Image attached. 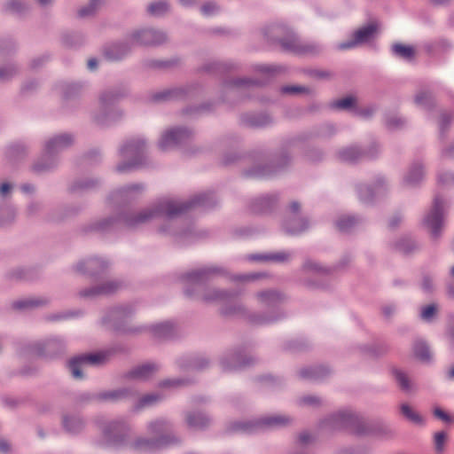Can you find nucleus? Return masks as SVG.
<instances>
[{
    "label": "nucleus",
    "instance_id": "obj_31",
    "mask_svg": "<svg viewBox=\"0 0 454 454\" xmlns=\"http://www.w3.org/2000/svg\"><path fill=\"white\" fill-rule=\"evenodd\" d=\"M145 190L142 184H132L125 185L114 192L110 199L114 201L129 202L136 200Z\"/></svg>",
    "mask_w": 454,
    "mask_h": 454
},
{
    "label": "nucleus",
    "instance_id": "obj_61",
    "mask_svg": "<svg viewBox=\"0 0 454 454\" xmlns=\"http://www.w3.org/2000/svg\"><path fill=\"white\" fill-rule=\"evenodd\" d=\"M62 42L67 47H76L83 43V36L79 33L66 34L62 37Z\"/></svg>",
    "mask_w": 454,
    "mask_h": 454
},
{
    "label": "nucleus",
    "instance_id": "obj_55",
    "mask_svg": "<svg viewBox=\"0 0 454 454\" xmlns=\"http://www.w3.org/2000/svg\"><path fill=\"white\" fill-rule=\"evenodd\" d=\"M254 69L255 72L264 75L268 79L273 77L276 74H278L283 70L280 66L269 64L255 65Z\"/></svg>",
    "mask_w": 454,
    "mask_h": 454
},
{
    "label": "nucleus",
    "instance_id": "obj_16",
    "mask_svg": "<svg viewBox=\"0 0 454 454\" xmlns=\"http://www.w3.org/2000/svg\"><path fill=\"white\" fill-rule=\"evenodd\" d=\"M108 353L101 352L96 354L81 355L74 356L68 362V368L71 375L75 380H82L84 378L82 368L84 365H100L105 364L108 359Z\"/></svg>",
    "mask_w": 454,
    "mask_h": 454
},
{
    "label": "nucleus",
    "instance_id": "obj_10",
    "mask_svg": "<svg viewBox=\"0 0 454 454\" xmlns=\"http://www.w3.org/2000/svg\"><path fill=\"white\" fill-rule=\"evenodd\" d=\"M292 422L293 419L288 415L273 414L251 420L234 421L230 425L229 430L241 434H255L264 430L283 428Z\"/></svg>",
    "mask_w": 454,
    "mask_h": 454
},
{
    "label": "nucleus",
    "instance_id": "obj_12",
    "mask_svg": "<svg viewBox=\"0 0 454 454\" xmlns=\"http://www.w3.org/2000/svg\"><path fill=\"white\" fill-rule=\"evenodd\" d=\"M450 207L449 200L439 194L434 197L432 207L425 215L422 222L432 239L436 240L441 237L444 226V217Z\"/></svg>",
    "mask_w": 454,
    "mask_h": 454
},
{
    "label": "nucleus",
    "instance_id": "obj_37",
    "mask_svg": "<svg viewBox=\"0 0 454 454\" xmlns=\"http://www.w3.org/2000/svg\"><path fill=\"white\" fill-rule=\"evenodd\" d=\"M184 419L187 427L196 430L205 429L211 423V419L201 411H186Z\"/></svg>",
    "mask_w": 454,
    "mask_h": 454
},
{
    "label": "nucleus",
    "instance_id": "obj_4",
    "mask_svg": "<svg viewBox=\"0 0 454 454\" xmlns=\"http://www.w3.org/2000/svg\"><path fill=\"white\" fill-rule=\"evenodd\" d=\"M263 38L270 43L278 44L285 51L298 55H316L323 46L313 41L301 39L292 28L283 23H272L261 30Z\"/></svg>",
    "mask_w": 454,
    "mask_h": 454
},
{
    "label": "nucleus",
    "instance_id": "obj_52",
    "mask_svg": "<svg viewBox=\"0 0 454 454\" xmlns=\"http://www.w3.org/2000/svg\"><path fill=\"white\" fill-rule=\"evenodd\" d=\"M302 270L308 273H315L318 275L328 274L331 270L325 266H323L318 262L313 260H306L302 264Z\"/></svg>",
    "mask_w": 454,
    "mask_h": 454
},
{
    "label": "nucleus",
    "instance_id": "obj_56",
    "mask_svg": "<svg viewBox=\"0 0 454 454\" xmlns=\"http://www.w3.org/2000/svg\"><path fill=\"white\" fill-rule=\"evenodd\" d=\"M393 375L397 385L403 391L409 392L411 389V383L404 372L399 369H394Z\"/></svg>",
    "mask_w": 454,
    "mask_h": 454
},
{
    "label": "nucleus",
    "instance_id": "obj_62",
    "mask_svg": "<svg viewBox=\"0 0 454 454\" xmlns=\"http://www.w3.org/2000/svg\"><path fill=\"white\" fill-rule=\"evenodd\" d=\"M323 403L322 398L312 395L301 396L298 401L299 405L308 407H319Z\"/></svg>",
    "mask_w": 454,
    "mask_h": 454
},
{
    "label": "nucleus",
    "instance_id": "obj_28",
    "mask_svg": "<svg viewBox=\"0 0 454 454\" xmlns=\"http://www.w3.org/2000/svg\"><path fill=\"white\" fill-rule=\"evenodd\" d=\"M243 126L252 129H262L274 123L273 118L266 113H245L240 115Z\"/></svg>",
    "mask_w": 454,
    "mask_h": 454
},
{
    "label": "nucleus",
    "instance_id": "obj_24",
    "mask_svg": "<svg viewBox=\"0 0 454 454\" xmlns=\"http://www.w3.org/2000/svg\"><path fill=\"white\" fill-rule=\"evenodd\" d=\"M121 287V282L110 279L82 289L79 292V296L85 299H95L99 296L113 294Z\"/></svg>",
    "mask_w": 454,
    "mask_h": 454
},
{
    "label": "nucleus",
    "instance_id": "obj_27",
    "mask_svg": "<svg viewBox=\"0 0 454 454\" xmlns=\"http://www.w3.org/2000/svg\"><path fill=\"white\" fill-rule=\"evenodd\" d=\"M426 175L425 165L421 160H414L403 174L402 184L407 188L419 186Z\"/></svg>",
    "mask_w": 454,
    "mask_h": 454
},
{
    "label": "nucleus",
    "instance_id": "obj_40",
    "mask_svg": "<svg viewBox=\"0 0 454 454\" xmlns=\"http://www.w3.org/2000/svg\"><path fill=\"white\" fill-rule=\"evenodd\" d=\"M180 368L200 371L207 368L209 364L208 359L204 356H198L194 357H181L176 361Z\"/></svg>",
    "mask_w": 454,
    "mask_h": 454
},
{
    "label": "nucleus",
    "instance_id": "obj_13",
    "mask_svg": "<svg viewBox=\"0 0 454 454\" xmlns=\"http://www.w3.org/2000/svg\"><path fill=\"white\" fill-rule=\"evenodd\" d=\"M301 204L292 201L286 212L282 228L291 235H298L309 227V222L306 217L300 215Z\"/></svg>",
    "mask_w": 454,
    "mask_h": 454
},
{
    "label": "nucleus",
    "instance_id": "obj_48",
    "mask_svg": "<svg viewBox=\"0 0 454 454\" xmlns=\"http://www.w3.org/2000/svg\"><path fill=\"white\" fill-rule=\"evenodd\" d=\"M82 90L83 84L81 82H65L60 86L62 97L67 100L77 98Z\"/></svg>",
    "mask_w": 454,
    "mask_h": 454
},
{
    "label": "nucleus",
    "instance_id": "obj_44",
    "mask_svg": "<svg viewBox=\"0 0 454 454\" xmlns=\"http://www.w3.org/2000/svg\"><path fill=\"white\" fill-rule=\"evenodd\" d=\"M363 219L356 215H344L340 216L336 220V227L340 231H350L353 229H355L356 226H358L360 223H362Z\"/></svg>",
    "mask_w": 454,
    "mask_h": 454
},
{
    "label": "nucleus",
    "instance_id": "obj_15",
    "mask_svg": "<svg viewBox=\"0 0 454 454\" xmlns=\"http://www.w3.org/2000/svg\"><path fill=\"white\" fill-rule=\"evenodd\" d=\"M275 161L270 165H263L261 161L255 162L252 167L246 168L243 174L249 178L269 177L286 167L290 163L291 158L284 153Z\"/></svg>",
    "mask_w": 454,
    "mask_h": 454
},
{
    "label": "nucleus",
    "instance_id": "obj_39",
    "mask_svg": "<svg viewBox=\"0 0 454 454\" xmlns=\"http://www.w3.org/2000/svg\"><path fill=\"white\" fill-rule=\"evenodd\" d=\"M337 158L343 162L356 163L364 159L363 148L358 145H352L342 148L337 152Z\"/></svg>",
    "mask_w": 454,
    "mask_h": 454
},
{
    "label": "nucleus",
    "instance_id": "obj_14",
    "mask_svg": "<svg viewBox=\"0 0 454 454\" xmlns=\"http://www.w3.org/2000/svg\"><path fill=\"white\" fill-rule=\"evenodd\" d=\"M387 190L388 184L382 176L376 178L372 186L364 183H358L355 185L357 199L364 205H372L376 199L384 195Z\"/></svg>",
    "mask_w": 454,
    "mask_h": 454
},
{
    "label": "nucleus",
    "instance_id": "obj_42",
    "mask_svg": "<svg viewBox=\"0 0 454 454\" xmlns=\"http://www.w3.org/2000/svg\"><path fill=\"white\" fill-rule=\"evenodd\" d=\"M202 70L207 73H224L235 68V64L231 60L221 61L211 59L202 66Z\"/></svg>",
    "mask_w": 454,
    "mask_h": 454
},
{
    "label": "nucleus",
    "instance_id": "obj_25",
    "mask_svg": "<svg viewBox=\"0 0 454 454\" xmlns=\"http://www.w3.org/2000/svg\"><path fill=\"white\" fill-rule=\"evenodd\" d=\"M138 395V391L133 387H119L104 390L98 393V402L119 403Z\"/></svg>",
    "mask_w": 454,
    "mask_h": 454
},
{
    "label": "nucleus",
    "instance_id": "obj_54",
    "mask_svg": "<svg viewBox=\"0 0 454 454\" xmlns=\"http://www.w3.org/2000/svg\"><path fill=\"white\" fill-rule=\"evenodd\" d=\"M415 104L426 110L431 109L434 106V100L430 92L420 91L414 98Z\"/></svg>",
    "mask_w": 454,
    "mask_h": 454
},
{
    "label": "nucleus",
    "instance_id": "obj_41",
    "mask_svg": "<svg viewBox=\"0 0 454 454\" xmlns=\"http://www.w3.org/2000/svg\"><path fill=\"white\" fill-rule=\"evenodd\" d=\"M329 374V370L322 365L305 367L299 371L300 378L309 380H318Z\"/></svg>",
    "mask_w": 454,
    "mask_h": 454
},
{
    "label": "nucleus",
    "instance_id": "obj_50",
    "mask_svg": "<svg viewBox=\"0 0 454 454\" xmlns=\"http://www.w3.org/2000/svg\"><path fill=\"white\" fill-rule=\"evenodd\" d=\"M414 356L422 362H429L431 360V351L426 341L419 340L413 345Z\"/></svg>",
    "mask_w": 454,
    "mask_h": 454
},
{
    "label": "nucleus",
    "instance_id": "obj_58",
    "mask_svg": "<svg viewBox=\"0 0 454 454\" xmlns=\"http://www.w3.org/2000/svg\"><path fill=\"white\" fill-rule=\"evenodd\" d=\"M419 285L424 293H433L434 290V275L430 272H423Z\"/></svg>",
    "mask_w": 454,
    "mask_h": 454
},
{
    "label": "nucleus",
    "instance_id": "obj_6",
    "mask_svg": "<svg viewBox=\"0 0 454 454\" xmlns=\"http://www.w3.org/2000/svg\"><path fill=\"white\" fill-rule=\"evenodd\" d=\"M118 153L121 160L115 167L116 172H130L146 163V141L142 137L128 138L120 145Z\"/></svg>",
    "mask_w": 454,
    "mask_h": 454
},
{
    "label": "nucleus",
    "instance_id": "obj_53",
    "mask_svg": "<svg viewBox=\"0 0 454 454\" xmlns=\"http://www.w3.org/2000/svg\"><path fill=\"white\" fill-rule=\"evenodd\" d=\"M392 51L395 56L406 60L412 59L415 54L413 47L402 43L394 44L392 46Z\"/></svg>",
    "mask_w": 454,
    "mask_h": 454
},
{
    "label": "nucleus",
    "instance_id": "obj_47",
    "mask_svg": "<svg viewBox=\"0 0 454 454\" xmlns=\"http://www.w3.org/2000/svg\"><path fill=\"white\" fill-rule=\"evenodd\" d=\"M47 303L48 300L46 298L30 297L14 301L13 308L17 309H27L42 307Z\"/></svg>",
    "mask_w": 454,
    "mask_h": 454
},
{
    "label": "nucleus",
    "instance_id": "obj_22",
    "mask_svg": "<svg viewBox=\"0 0 454 454\" xmlns=\"http://www.w3.org/2000/svg\"><path fill=\"white\" fill-rule=\"evenodd\" d=\"M377 31V26L370 23L357 30H356L350 39L340 43L336 45L339 51H347L357 47L363 43L369 42Z\"/></svg>",
    "mask_w": 454,
    "mask_h": 454
},
{
    "label": "nucleus",
    "instance_id": "obj_1",
    "mask_svg": "<svg viewBox=\"0 0 454 454\" xmlns=\"http://www.w3.org/2000/svg\"><path fill=\"white\" fill-rule=\"evenodd\" d=\"M215 195L211 192H202L194 195L188 200H180L175 199H162L155 204L142 209H135L130 207H123L121 208L117 215H112L101 220L96 221L90 225V230L98 232H108L119 224H123L129 228H137L148 222L164 217L168 222L159 228V231L162 234L174 236L176 240H181L192 234L191 227L176 231L170 221L181 216L190 209L196 207L209 208L216 204Z\"/></svg>",
    "mask_w": 454,
    "mask_h": 454
},
{
    "label": "nucleus",
    "instance_id": "obj_32",
    "mask_svg": "<svg viewBox=\"0 0 454 454\" xmlns=\"http://www.w3.org/2000/svg\"><path fill=\"white\" fill-rule=\"evenodd\" d=\"M294 255L293 251H278L269 254H253L246 257L250 262H287L292 260Z\"/></svg>",
    "mask_w": 454,
    "mask_h": 454
},
{
    "label": "nucleus",
    "instance_id": "obj_20",
    "mask_svg": "<svg viewBox=\"0 0 454 454\" xmlns=\"http://www.w3.org/2000/svg\"><path fill=\"white\" fill-rule=\"evenodd\" d=\"M167 35L164 32L147 27L133 31L129 35V41L133 45H160L166 42Z\"/></svg>",
    "mask_w": 454,
    "mask_h": 454
},
{
    "label": "nucleus",
    "instance_id": "obj_7",
    "mask_svg": "<svg viewBox=\"0 0 454 454\" xmlns=\"http://www.w3.org/2000/svg\"><path fill=\"white\" fill-rule=\"evenodd\" d=\"M128 94L121 87L106 90L99 95V108L94 114V121L98 125L108 126L123 116V111L115 104Z\"/></svg>",
    "mask_w": 454,
    "mask_h": 454
},
{
    "label": "nucleus",
    "instance_id": "obj_23",
    "mask_svg": "<svg viewBox=\"0 0 454 454\" xmlns=\"http://www.w3.org/2000/svg\"><path fill=\"white\" fill-rule=\"evenodd\" d=\"M147 432L154 437H168L166 446L180 442L179 438L172 434L173 424L166 418H158L150 421L146 426Z\"/></svg>",
    "mask_w": 454,
    "mask_h": 454
},
{
    "label": "nucleus",
    "instance_id": "obj_21",
    "mask_svg": "<svg viewBox=\"0 0 454 454\" xmlns=\"http://www.w3.org/2000/svg\"><path fill=\"white\" fill-rule=\"evenodd\" d=\"M110 266L109 261L102 257H89L78 262L74 269L76 272L98 278L104 274Z\"/></svg>",
    "mask_w": 454,
    "mask_h": 454
},
{
    "label": "nucleus",
    "instance_id": "obj_17",
    "mask_svg": "<svg viewBox=\"0 0 454 454\" xmlns=\"http://www.w3.org/2000/svg\"><path fill=\"white\" fill-rule=\"evenodd\" d=\"M193 136L192 131L185 127H176L166 130L160 137L158 146L161 151H168L177 145L187 143Z\"/></svg>",
    "mask_w": 454,
    "mask_h": 454
},
{
    "label": "nucleus",
    "instance_id": "obj_18",
    "mask_svg": "<svg viewBox=\"0 0 454 454\" xmlns=\"http://www.w3.org/2000/svg\"><path fill=\"white\" fill-rule=\"evenodd\" d=\"M220 366L223 372H233L254 363V358L246 354L242 348L229 350L220 358Z\"/></svg>",
    "mask_w": 454,
    "mask_h": 454
},
{
    "label": "nucleus",
    "instance_id": "obj_11",
    "mask_svg": "<svg viewBox=\"0 0 454 454\" xmlns=\"http://www.w3.org/2000/svg\"><path fill=\"white\" fill-rule=\"evenodd\" d=\"M134 310L129 305H119L108 309L101 317V325L108 329H113L124 333H141L145 327L144 325H130L129 322Z\"/></svg>",
    "mask_w": 454,
    "mask_h": 454
},
{
    "label": "nucleus",
    "instance_id": "obj_36",
    "mask_svg": "<svg viewBox=\"0 0 454 454\" xmlns=\"http://www.w3.org/2000/svg\"><path fill=\"white\" fill-rule=\"evenodd\" d=\"M186 94L187 90L184 87L168 88L152 94L151 100L153 102H168L184 98Z\"/></svg>",
    "mask_w": 454,
    "mask_h": 454
},
{
    "label": "nucleus",
    "instance_id": "obj_3",
    "mask_svg": "<svg viewBox=\"0 0 454 454\" xmlns=\"http://www.w3.org/2000/svg\"><path fill=\"white\" fill-rule=\"evenodd\" d=\"M255 298L258 304L267 309V313H249L242 304L235 303L223 307L222 314L245 317L255 325L272 324L284 317L278 307L286 301V295L280 291L275 289L260 291L255 294Z\"/></svg>",
    "mask_w": 454,
    "mask_h": 454
},
{
    "label": "nucleus",
    "instance_id": "obj_30",
    "mask_svg": "<svg viewBox=\"0 0 454 454\" xmlns=\"http://www.w3.org/2000/svg\"><path fill=\"white\" fill-rule=\"evenodd\" d=\"M132 46L134 45L129 41V35L124 42L114 43L107 45L104 50V55L110 61H119L131 51Z\"/></svg>",
    "mask_w": 454,
    "mask_h": 454
},
{
    "label": "nucleus",
    "instance_id": "obj_45",
    "mask_svg": "<svg viewBox=\"0 0 454 454\" xmlns=\"http://www.w3.org/2000/svg\"><path fill=\"white\" fill-rule=\"evenodd\" d=\"M337 129L333 123H323L314 127L309 133L308 137L328 138L335 135Z\"/></svg>",
    "mask_w": 454,
    "mask_h": 454
},
{
    "label": "nucleus",
    "instance_id": "obj_60",
    "mask_svg": "<svg viewBox=\"0 0 454 454\" xmlns=\"http://www.w3.org/2000/svg\"><path fill=\"white\" fill-rule=\"evenodd\" d=\"M27 148L23 143H16L9 146L8 154L12 159H20L27 155Z\"/></svg>",
    "mask_w": 454,
    "mask_h": 454
},
{
    "label": "nucleus",
    "instance_id": "obj_2",
    "mask_svg": "<svg viewBox=\"0 0 454 454\" xmlns=\"http://www.w3.org/2000/svg\"><path fill=\"white\" fill-rule=\"evenodd\" d=\"M225 268L215 264L206 265L183 275L184 293L186 297L210 302H230L237 295L233 292L221 290L213 287H204L203 285L215 277L226 276Z\"/></svg>",
    "mask_w": 454,
    "mask_h": 454
},
{
    "label": "nucleus",
    "instance_id": "obj_46",
    "mask_svg": "<svg viewBox=\"0 0 454 454\" xmlns=\"http://www.w3.org/2000/svg\"><path fill=\"white\" fill-rule=\"evenodd\" d=\"M99 184V180L95 178H79L73 182L70 186V190L73 192H82L90 191L96 188Z\"/></svg>",
    "mask_w": 454,
    "mask_h": 454
},
{
    "label": "nucleus",
    "instance_id": "obj_9",
    "mask_svg": "<svg viewBox=\"0 0 454 454\" xmlns=\"http://www.w3.org/2000/svg\"><path fill=\"white\" fill-rule=\"evenodd\" d=\"M94 422L108 443L117 447H128L132 429L127 419L124 418L106 419L103 416H98Z\"/></svg>",
    "mask_w": 454,
    "mask_h": 454
},
{
    "label": "nucleus",
    "instance_id": "obj_29",
    "mask_svg": "<svg viewBox=\"0 0 454 454\" xmlns=\"http://www.w3.org/2000/svg\"><path fill=\"white\" fill-rule=\"evenodd\" d=\"M85 425L84 419L78 413L66 412L61 417L62 428L68 434H79L85 428Z\"/></svg>",
    "mask_w": 454,
    "mask_h": 454
},
{
    "label": "nucleus",
    "instance_id": "obj_8",
    "mask_svg": "<svg viewBox=\"0 0 454 454\" xmlns=\"http://www.w3.org/2000/svg\"><path fill=\"white\" fill-rule=\"evenodd\" d=\"M321 427L327 430L347 429L356 435H367L371 427L367 422L352 411H340L330 414L321 422Z\"/></svg>",
    "mask_w": 454,
    "mask_h": 454
},
{
    "label": "nucleus",
    "instance_id": "obj_51",
    "mask_svg": "<svg viewBox=\"0 0 454 454\" xmlns=\"http://www.w3.org/2000/svg\"><path fill=\"white\" fill-rule=\"evenodd\" d=\"M356 98L353 96H348L332 101L329 106L334 110L352 111L354 113V109L356 107Z\"/></svg>",
    "mask_w": 454,
    "mask_h": 454
},
{
    "label": "nucleus",
    "instance_id": "obj_33",
    "mask_svg": "<svg viewBox=\"0 0 454 454\" xmlns=\"http://www.w3.org/2000/svg\"><path fill=\"white\" fill-rule=\"evenodd\" d=\"M145 331H149L152 336L159 340H169L176 335V325L169 321L158 323L150 326H145Z\"/></svg>",
    "mask_w": 454,
    "mask_h": 454
},
{
    "label": "nucleus",
    "instance_id": "obj_5",
    "mask_svg": "<svg viewBox=\"0 0 454 454\" xmlns=\"http://www.w3.org/2000/svg\"><path fill=\"white\" fill-rule=\"evenodd\" d=\"M71 133H59L45 140L40 158L33 164L32 170L36 174L45 173L57 168L59 154L71 147L74 143Z\"/></svg>",
    "mask_w": 454,
    "mask_h": 454
},
{
    "label": "nucleus",
    "instance_id": "obj_26",
    "mask_svg": "<svg viewBox=\"0 0 454 454\" xmlns=\"http://www.w3.org/2000/svg\"><path fill=\"white\" fill-rule=\"evenodd\" d=\"M168 437H137L133 441L130 440L128 447L137 451H154L166 447Z\"/></svg>",
    "mask_w": 454,
    "mask_h": 454
},
{
    "label": "nucleus",
    "instance_id": "obj_38",
    "mask_svg": "<svg viewBox=\"0 0 454 454\" xmlns=\"http://www.w3.org/2000/svg\"><path fill=\"white\" fill-rule=\"evenodd\" d=\"M262 84V82L251 79H234L225 82V87L231 96L239 97L246 94L247 89Z\"/></svg>",
    "mask_w": 454,
    "mask_h": 454
},
{
    "label": "nucleus",
    "instance_id": "obj_35",
    "mask_svg": "<svg viewBox=\"0 0 454 454\" xmlns=\"http://www.w3.org/2000/svg\"><path fill=\"white\" fill-rule=\"evenodd\" d=\"M277 194H265L254 198L250 204L251 210L256 214L270 212L277 204Z\"/></svg>",
    "mask_w": 454,
    "mask_h": 454
},
{
    "label": "nucleus",
    "instance_id": "obj_59",
    "mask_svg": "<svg viewBox=\"0 0 454 454\" xmlns=\"http://www.w3.org/2000/svg\"><path fill=\"white\" fill-rule=\"evenodd\" d=\"M103 0H90V3L87 6L81 8L78 12V15L81 18H88L97 12L98 8L102 4Z\"/></svg>",
    "mask_w": 454,
    "mask_h": 454
},
{
    "label": "nucleus",
    "instance_id": "obj_63",
    "mask_svg": "<svg viewBox=\"0 0 454 454\" xmlns=\"http://www.w3.org/2000/svg\"><path fill=\"white\" fill-rule=\"evenodd\" d=\"M381 152V146L379 143L373 141L370 143L366 148H363L364 159H374L376 158Z\"/></svg>",
    "mask_w": 454,
    "mask_h": 454
},
{
    "label": "nucleus",
    "instance_id": "obj_49",
    "mask_svg": "<svg viewBox=\"0 0 454 454\" xmlns=\"http://www.w3.org/2000/svg\"><path fill=\"white\" fill-rule=\"evenodd\" d=\"M163 396L158 393L147 394L141 396L133 406L134 411H139L146 407L153 406L161 401Z\"/></svg>",
    "mask_w": 454,
    "mask_h": 454
},
{
    "label": "nucleus",
    "instance_id": "obj_34",
    "mask_svg": "<svg viewBox=\"0 0 454 454\" xmlns=\"http://www.w3.org/2000/svg\"><path fill=\"white\" fill-rule=\"evenodd\" d=\"M160 369L155 363H145L137 365L124 374L125 379L146 380L154 375Z\"/></svg>",
    "mask_w": 454,
    "mask_h": 454
},
{
    "label": "nucleus",
    "instance_id": "obj_43",
    "mask_svg": "<svg viewBox=\"0 0 454 454\" xmlns=\"http://www.w3.org/2000/svg\"><path fill=\"white\" fill-rule=\"evenodd\" d=\"M395 249L402 254H410L418 251L419 245L411 237L403 236L395 243Z\"/></svg>",
    "mask_w": 454,
    "mask_h": 454
},
{
    "label": "nucleus",
    "instance_id": "obj_19",
    "mask_svg": "<svg viewBox=\"0 0 454 454\" xmlns=\"http://www.w3.org/2000/svg\"><path fill=\"white\" fill-rule=\"evenodd\" d=\"M31 349L40 356L54 358L65 352L66 341L59 336L50 337L44 340L33 342Z\"/></svg>",
    "mask_w": 454,
    "mask_h": 454
},
{
    "label": "nucleus",
    "instance_id": "obj_57",
    "mask_svg": "<svg viewBox=\"0 0 454 454\" xmlns=\"http://www.w3.org/2000/svg\"><path fill=\"white\" fill-rule=\"evenodd\" d=\"M169 10V4L166 0H159L151 3L147 11L150 14L154 16H160Z\"/></svg>",
    "mask_w": 454,
    "mask_h": 454
},
{
    "label": "nucleus",
    "instance_id": "obj_64",
    "mask_svg": "<svg viewBox=\"0 0 454 454\" xmlns=\"http://www.w3.org/2000/svg\"><path fill=\"white\" fill-rule=\"evenodd\" d=\"M401 412L404 417H406L409 420L413 423L419 424L422 422V418L415 412L410 405L407 403H403L401 405Z\"/></svg>",
    "mask_w": 454,
    "mask_h": 454
}]
</instances>
